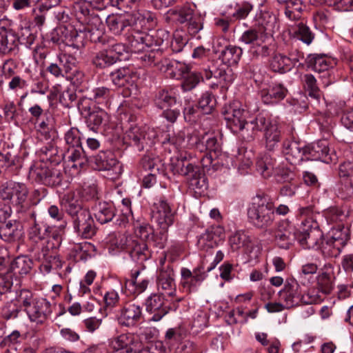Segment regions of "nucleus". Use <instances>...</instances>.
<instances>
[{
	"label": "nucleus",
	"mask_w": 353,
	"mask_h": 353,
	"mask_svg": "<svg viewBox=\"0 0 353 353\" xmlns=\"http://www.w3.org/2000/svg\"><path fill=\"white\" fill-rule=\"evenodd\" d=\"M16 301L26 313L30 321L37 325L44 324L52 313L50 301L37 296L28 290H20L17 295Z\"/></svg>",
	"instance_id": "nucleus-1"
},
{
	"label": "nucleus",
	"mask_w": 353,
	"mask_h": 353,
	"mask_svg": "<svg viewBox=\"0 0 353 353\" xmlns=\"http://www.w3.org/2000/svg\"><path fill=\"white\" fill-rule=\"evenodd\" d=\"M95 27L88 26L84 31L78 32L73 28L63 30L65 32V43L76 49H81L85 45V38H89L91 41L97 43H105L106 37L103 33V24L99 19L94 18Z\"/></svg>",
	"instance_id": "nucleus-2"
},
{
	"label": "nucleus",
	"mask_w": 353,
	"mask_h": 353,
	"mask_svg": "<svg viewBox=\"0 0 353 353\" xmlns=\"http://www.w3.org/2000/svg\"><path fill=\"white\" fill-rule=\"evenodd\" d=\"M248 217L256 228H264L270 226L274 220L273 203L263 197L254 198L248 208Z\"/></svg>",
	"instance_id": "nucleus-3"
},
{
	"label": "nucleus",
	"mask_w": 353,
	"mask_h": 353,
	"mask_svg": "<svg viewBox=\"0 0 353 353\" xmlns=\"http://www.w3.org/2000/svg\"><path fill=\"white\" fill-rule=\"evenodd\" d=\"M29 191L23 183L7 181L0 185V199L10 205L23 210L28 205Z\"/></svg>",
	"instance_id": "nucleus-4"
},
{
	"label": "nucleus",
	"mask_w": 353,
	"mask_h": 353,
	"mask_svg": "<svg viewBox=\"0 0 353 353\" xmlns=\"http://www.w3.org/2000/svg\"><path fill=\"white\" fill-rule=\"evenodd\" d=\"M170 169L174 174L185 176L190 187L195 192H202L207 189V178L199 167L192 163H185L183 160H177L176 163L171 164Z\"/></svg>",
	"instance_id": "nucleus-5"
},
{
	"label": "nucleus",
	"mask_w": 353,
	"mask_h": 353,
	"mask_svg": "<svg viewBox=\"0 0 353 353\" xmlns=\"http://www.w3.org/2000/svg\"><path fill=\"white\" fill-rule=\"evenodd\" d=\"M195 7L194 5L185 4L168 11L170 16L180 23H188V30L192 35L203 28V18L195 12Z\"/></svg>",
	"instance_id": "nucleus-6"
},
{
	"label": "nucleus",
	"mask_w": 353,
	"mask_h": 353,
	"mask_svg": "<svg viewBox=\"0 0 353 353\" xmlns=\"http://www.w3.org/2000/svg\"><path fill=\"white\" fill-rule=\"evenodd\" d=\"M323 233L319 223L312 217L302 221L297 235V241L300 245L305 249H319Z\"/></svg>",
	"instance_id": "nucleus-7"
},
{
	"label": "nucleus",
	"mask_w": 353,
	"mask_h": 353,
	"mask_svg": "<svg viewBox=\"0 0 353 353\" xmlns=\"http://www.w3.org/2000/svg\"><path fill=\"white\" fill-rule=\"evenodd\" d=\"M157 138V132L154 129L146 126L130 125L124 135V140L130 145L143 150L146 145H151Z\"/></svg>",
	"instance_id": "nucleus-8"
},
{
	"label": "nucleus",
	"mask_w": 353,
	"mask_h": 353,
	"mask_svg": "<svg viewBox=\"0 0 353 353\" xmlns=\"http://www.w3.org/2000/svg\"><path fill=\"white\" fill-rule=\"evenodd\" d=\"M157 39L154 35L145 32H136L129 39L130 50L133 52H141L146 50L147 48L153 46H161L163 41L168 39V33L164 30H159L156 32Z\"/></svg>",
	"instance_id": "nucleus-9"
},
{
	"label": "nucleus",
	"mask_w": 353,
	"mask_h": 353,
	"mask_svg": "<svg viewBox=\"0 0 353 353\" xmlns=\"http://www.w3.org/2000/svg\"><path fill=\"white\" fill-rule=\"evenodd\" d=\"M175 212L165 197H160L154 203L152 209V219L167 233L168 229L174 221Z\"/></svg>",
	"instance_id": "nucleus-10"
},
{
	"label": "nucleus",
	"mask_w": 353,
	"mask_h": 353,
	"mask_svg": "<svg viewBox=\"0 0 353 353\" xmlns=\"http://www.w3.org/2000/svg\"><path fill=\"white\" fill-rule=\"evenodd\" d=\"M29 174L36 181L49 186L58 185L62 180V174L59 170L50 169L43 162H37L34 164L30 169Z\"/></svg>",
	"instance_id": "nucleus-11"
},
{
	"label": "nucleus",
	"mask_w": 353,
	"mask_h": 353,
	"mask_svg": "<svg viewBox=\"0 0 353 353\" xmlns=\"http://www.w3.org/2000/svg\"><path fill=\"white\" fill-rule=\"evenodd\" d=\"M274 237L279 248L288 249L297 241L298 232L294 225L287 219L279 221L274 232Z\"/></svg>",
	"instance_id": "nucleus-12"
},
{
	"label": "nucleus",
	"mask_w": 353,
	"mask_h": 353,
	"mask_svg": "<svg viewBox=\"0 0 353 353\" xmlns=\"http://www.w3.org/2000/svg\"><path fill=\"white\" fill-rule=\"evenodd\" d=\"M110 346L118 353H139L142 350V343L139 338L130 333L113 338Z\"/></svg>",
	"instance_id": "nucleus-13"
},
{
	"label": "nucleus",
	"mask_w": 353,
	"mask_h": 353,
	"mask_svg": "<svg viewBox=\"0 0 353 353\" xmlns=\"http://www.w3.org/2000/svg\"><path fill=\"white\" fill-rule=\"evenodd\" d=\"M302 292L299 283L294 279H287L284 288L279 293V299L286 308L296 306L301 301Z\"/></svg>",
	"instance_id": "nucleus-14"
},
{
	"label": "nucleus",
	"mask_w": 353,
	"mask_h": 353,
	"mask_svg": "<svg viewBox=\"0 0 353 353\" xmlns=\"http://www.w3.org/2000/svg\"><path fill=\"white\" fill-rule=\"evenodd\" d=\"M106 37L105 43H102L103 45H109L111 47L110 51L103 50L95 54L92 58V63L95 66H103V65H111L116 63L119 57L112 54L113 52L120 54L123 51L125 50V47L121 43H114L113 38Z\"/></svg>",
	"instance_id": "nucleus-15"
},
{
	"label": "nucleus",
	"mask_w": 353,
	"mask_h": 353,
	"mask_svg": "<svg viewBox=\"0 0 353 353\" xmlns=\"http://www.w3.org/2000/svg\"><path fill=\"white\" fill-rule=\"evenodd\" d=\"M223 114L228 125L234 132H238V129H242L247 123L246 117L248 112L241 108V105L238 101L234 102L225 107Z\"/></svg>",
	"instance_id": "nucleus-16"
},
{
	"label": "nucleus",
	"mask_w": 353,
	"mask_h": 353,
	"mask_svg": "<svg viewBox=\"0 0 353 353\" xmlns=\"http://www.w3.org/2000/svg\"><path fill=\"white\" fill-rule=\"evenodd\" d=\"M73 228L77 234L83 239H90L95 234L97 228L90 211H83L72 220Z\"/></svg>",
	"instance_id": "nucleus-17"
},
{
	"label": "nucleus",
	"mask_w": 353,
	"mask_h": 353,
	"mask_svg": "<svg viewBox=\"0 0 353 353\" xmlns=\"http://www.w3.org/2000/svg\"><path fill=\"white\" fill-rule=\"evenodd\" d=\"M165 72L171 78L182 79L181 86L184 91L195 88L202 78L196 72H191L189 68H167Z\"/></svg>",
	"instance_id": "nucleus-18"
},
{
	"label": "nucleus",
	"mask_w": 353,
	"mask_h": 353,
	"mask_svg": "<svg viewBox=\"0 0 353 353\" xmlns=\"http://www.w3.org/2000/svg\"><path fill=\"white\" fill-rule=\"evenodd\" d=\"M307 160L322 161L329 163L335 160V154L331 152L326 140H321L306 147Z\"/></svg>",
	"instance_id": "nucleus-19"
},
{
	"label": "nucleus",
	"mask_w": 353,
	"mask_h": 353,
	"mask_svg": "<svg viewBox=\"0 0 353 353\" xmlns=\"http://www.w3.org/2000/svg\"><path fill=\"white\" fill-rule=\"evenodd\" d=\"M306 147L307 145L299 141H285L283 152L286 161L292 165H297L303 160L304 157L307 159Z\"/></svg>",
	"instance_id": "nucleus-20"
},
{
	"label": "nucleus",
	"mask_w": 353,
	"mask_h": 353,
	"mask_svg": "<svg viewBox=\"0 0 353 353\" xmlns=\"http://www.w3.org/2000/svg\"><path fill=\"white\" fill-rule=\"evenodd\" d=\"M174 277V271L170 267L166 266L160 269L157 276V286L160 294L168 296H175L176 290Z\"/></svg>",
	"instance_id": "nucleus-21"
},
{
	"label": "nucleus",
	"mask_w": 353,
	"mask_h": 353,
	"mask_svg": "<svg viewBox=\"0 0 353 353\" xmlns=\"http://www.w3.org/2000/svg\"><path fill=\"white\" fill-rule=\"evenodd\" d=\"M147 312L152 314L150 321H159L170 310L164 303V297L161 294H153L145 301Z\"/></svg>",
	"instance_id": "nucleus-22"
},
{
	"label": "nucleus",
	"mask_w": 353,
	"mask_h": 353,
	"mask_svg": "<svg viewBox=\"0 0 353 353\" xmlns=\"http://www.w3.org/2000/svg\"><path fill=\"white\" fill-rule=\"evenodd\" d=\"M265 146L270 151L278 147L281 139V131L279 123L265 117V124L263 126Z\"/></svg>",
	"instance_id": "nucleus-23"
},
{
	"label": "nucleus",
	"mask_w": 353,
	"mask_h": 353,
	"mask_svg": "<svg viewBox=\"0 0 353 353\" xmlns=\"http://www.w3.org/2000/svg\"><path fill=\"white\" fill-rule=\"evenodd\" d=\"M135 234L141 241L153 243L155 246L159 248H163L168 240V234L165 232H161L159 237L155 236L153 228L148 224L139 226L135 230Z\"/></svg>",
	"instance_id": "nucleus-24"
},
{
	"label": "nucleus",
	"mask_w": 353,
	"mask_h": 353,
	"mask_svg": "<svg viewBox=\"0 0 353 353\" xmlns=\"http://www.w3.org/2000/svg\"><path fill=\"white\" fill-rule=\"evenodd\" d=\"M142 316L141 307L135 303H128L121 310L119 323L127 327L134 325Z\"/></svg>",
	"instance_id": "nucleus-25"
},
{
	"label": "nucleus",
	"mask_w": 353,
	"mask_h": 353,
	"mask_svg": "<svg viewBox=\"0 0 353 353\" xmlns=\"http://www.w3.org/2000/svg\"><path fill=\"white\" fill-rule=\"evenodd\" d=\"M265 124V117L259 114L250 122H247L242 129H238L241 137L248 142L253 141L258 131L263 130V126Z\"/></svg>",
	"instance_id": "nucleus-26"
},
{
	"label": "nucleus",
	"mask_w": 353,
	"mask_h": 353,
	"mask_svg": "<svg viewBox=\"0 0 353 353\" xmlns=\"http://www.w3.org/2000/svg\"><path fill=\"white\" fill-rule=\"evenodd\" d=\"M92 166L98 170H110L119 165L117 160L110 152L100 151L90 158Z\"/></svg>",
	"instance_id": "nucleus-27"
},
{
	"label": "nucleus",
	"mask_w": 353,
	"mask_h": 353,
	"mask_svg": "<svg viewBox=\"0 0 353 353\" xmlns=\"http://www.w3.org/2000/svg\"><path fill=\"white\" fill-rule=\"evenodd\" d=\"M288 90L281 84H272L268 88L261 90V97L264 103L271 104L283 100Z\"/></svg>",
	"instance_id": "nucleus-28"
},
{
	"label": "nucleus",
	"mask_w": 353,
	"mask_h": 353,
	"mask_svg": "<svg viewBox=\"0 0 353 353\" xmlns=\"http://www.w3.org/2000/svg\"><path fill=\"white\" fill-rule=\"evenodd\" d=\"M21 166L20 159L14 150L0 152V176L6 171L13 172Z\"/></svg>",
	"instance_id": "nucleus-29"
},
{
	"label": "nucleus",
	"mask_w": 353,
	"mask_h": 353,
	"mask_svg": "<svg viewBox=\"0 0 353 353\" xmlns=\"http://www.w3.org/2000/svg\"><path fill=\"white\" fill-rule=\"evenodd\" d=\"M229 243L233 250L243 248L246 251H249L253 247L252 237L244 230H238L235 232L230 237Z\"/></svg>",
	"instance_id": "nucleus-30"
},
{
	"label": "nucleus",
	"mask_w": 353,
	"mask_h": 353,
	"mask_svg": "<svg viewBox=\"0 0 353 353\" xmlns=\"http://www.w3.org/2000/svg\"><path fill=\"white\" fill-rule=\"evenodd\" d=\"M275 159L268 154L260 157L256 161V170L263 178L273 176L279 165Z\"/></svg>",
	"instance_id": "nucleus-31"
},
{
	"label": "nucleus",
	"mask_w": 353,
	"mask_h": 353,
	"mask_svg": "<svg viewBox=\"0 0 353 353\" xmlns=\"http://www.w3.org/2000/svg\"><path fill=\"white\" fill-rule=\"evenodd\" d=\"M130 255L132 260L137 262H143L151 256V252L145 242L132 241L129 248Z\"/></svg>",
	"instance_id": "nucleus-32"
},
{
	"label": "nucleus",
	"mask_w": 353,
	"mask_h": 353,
	"mask_svg": "<svg viewBox=\"0 0 353 353\" xmlns=\"http://www.w3.org/2000/svg\"><path fill=\"white\" fill-rule=\"evenodd\" d=\"M61 206L66 211V212L72 216V220L75 216H79L83 211H89L86 208H83L81 203L74 198L72 193H68L61 199Z\"/></svg>",
	"instance_id": "nucleus-33"
},
{
	"label": "nucleus",
	"mask_w": 353,
	"mask_h": 353,
	"mask_svg": "<svg viewBox=\"0 0 353 353\" xmlns=\"http://www.w3.org/2000/svg\"><path fill=\"white\" fill-rule=\"evenodd\" d=\"M17 34L8 31L0 22V50L3 52H8L14 50L18 45Z\"/></svg>",
	"instance_id": "nucleus-34"
},
{
	"label": "nucleus",
	"mask_w": 353,
	"mask_h": 353,
	"mask_svg": "<svg viewBox=\"0 0 353 353\" xmlns=\"http://www.w3.org/2000/svg\"><path fill=\"white\" fill-rule=\"evenodd\" d=\"M256 24L262 29L263 33L271 34L276 23V17L268 10H262L256 19Z\"/></svg>",
	"instance_id": "nucleus-35"
},
{
	"label": "nucleus",
	"mask_w": 353,
	"mask_h": 353,
	"mask_svg": "<svg viewBox=\"0 0 353 353\" xmlns=\"http://www.w3.org/2000/svg\"><path fill=\"white\" fill-rule=\"evenodd\" d=\"M94 216L101 224L106 223L112 220L115 216L114 208L111 203H99L94 208Z\"/></svg>",
	"instance_id": "nucleus-36"
},
{
	"label": "nucleus",
	"mask_w": 353,
	"mask_h": 353,
	"mask_svg": "<svg viewBox=\"0 0 353 353\" xmlns=\"http://www.w3.org/2000/svg\"><path fill=\"white\" fill-rule=\"evenodd\" d=\"M212 70H205V77L210 79L212 77L221 83H229L234 79V74L232 68H212Z\"/></svg>",
	"instance_id": "nucleus-37"
},
{
	"label": "nucleus",
	"mask_w": 353,
	"mask_h": 353,
	"mask_svg": "<svg viewBox=\"0 0 353 353\" xmlns=\"http://www.w3.org/2000/svg\"><path fill=\"white\" fill-rule=\"evenodd\" d=\"M242 54L241 48L236 46H228L223 50L221 54L220 59L222 63L227 66H233L238 64Z\"/></svg>",
	"instance_id": "nucleus-38"
},
{
	"label": "nucleus",
	"mask_w": 353,
	"mask_h": 353,
	"mask_svg": "<svg viewBox=\"0 0 353 353\" xmlns=\"http://www.w3.org/2000/svg\"><path fill=\"white\" fill-rule=\"evenodd\" d=\"M206 274L203 265L194 268V274L188 281H185L182 285L183 289L188 292H196L198 287L205 280Z\"/></svg>",
	"instance_id": "nucleus-39"
},
{
	"label": "nucleus",
	"mask_w": 353,
	"mask_h": 353,
	"mask_svg": "<svg viewBox=\"0 0 353 353\" xmlns=\"http://www.w3.org/2000/svg\"><path fill=\"white\" fill-rule=\"evenodd\" d=\"M19 224L17 221H9L0 228V236L5 241H13L21 236Z\"/></svg>",
	"instance_id": "nucleus-40"
},
{
	"label": "nucleus",
	"mask_w": 353,
	"mask_h": 353,
	"mask_svg": "<svg viewBox=\"0 0 353 353\" xmlns=\"http://www.w3.org/2000/svg\"><path fill=\"white\" fill-rule=\"evenodd\" d=\"M18 42L26 47L30 48L35 40V35L32 32L30 23L22 21L19 25V30L17 34Z\"/></svg>",
	"instance_id": "nucleus-41"
},
{
	"label": "nucleus",
	"mask_w": 353,
	"mask_h": 353,
	"mask_svg": "<svg viewBox=\"0 0 353 353\" xmlns=\"http://www.w3.org/2000/svg\"><path fill=\"white\" fill-rule=\"evenodd\" d=\"M32 264L30 258L25 256H18L11 263V270L14 274L26 275L30 272Z\"/></svg>",
	"instance_id": "nucleus-42"
},
{
	"label": "nucleus",
	"mask_w": 353,
	"mask_h": 353,
	"mask_svg": "<svg viewBox=\"0 0 353 353\" xmlns=\"http://www.w3.org/2000/svg\"><path fill=\"white\" fill-rule=\"evenodd\" d=\"M108 119V114L103 110L99 108L89 113L86 121L90 129L96 131Z\"/></svg>",
	"instance_id": "nucleus-43"
},
{
	"label": "nucleus",
	"mask_w": 353,
	"mask_h": 353,
	"mask_svg": "<svg viewBox=\"0 0 353 353\" xmlns=\"http://www.w3.org/2000/svg\"><path fill=\"white\" fill-rule=\"evenodd\" d=\"M343 248L340 243H336V242L327 237L326 239L321 241V245L319 247L323 255L327 258L337 257Z\"/></svg>",
	"instance_id": "nucleus-44"
},
{
	"label": "nucleus",
	"mask_w": 353,
	"mask_h": 353,
	"mask_svg": "<svg viewBox=\"0 0 353 353\" xmlns=\"http://www.w3.org/2000/svg\"><path fill=\"white\" fill-rule=\"evenodd\" d=\"M106 22L109 29L114 34H120L126 27L130 25L128 19L123 16H109Z\"/></svg>",
	"instance_id": "nucleus-45"
},
{
	"label": "nucleus",
	"mask_w": 353,
	"mask_h": 353,
	"mask_svg": "<svg viewBox=\"0 0 353 353\" xmlns=\"http://www.w3.org/2000/svg\"><path fill=\"white\" fill-rule=\"evenodd\" d=\"M68 159L73 163L72 168H82L88 161L81 146L68 149Z\"/></svg>",
	"instance_id": "nucleus-46"
},
{
	"label": "nucleus",
	"mask_w": 353,
	"mask_h": 353,
	"mask_svg": "<svg viewBox=\"0 0 353 353\" xmlns=\"http://www.w3.org/2000/svg\"><path fill=\"white\" fill-rule=\"evenodd\" d=\"M336 243H340L341 245L345 247L347 242L350 239V235L347 228H345L344 226L339 225L337 227H333L328 233L327 236Z\"/></svg>",
	"instance_id": "nucleus-47"
},
{
	"label": "nucleus",
	"mask_w": 353,
	"mask_h": 353,
	"mask_svg": "<svg viewBox=\"0 0 353 353\" xmlns=\"http://www.w3.org/2000/svg\"><path fill=\"white\" fill-rule=\"evenodd\" d=\"M48 230H50V225L43 221H34L30 229V239L34 241L45 239L48 238Z\"/></svg>",
	"instance_id": "nucleus-48"
},
{
	"label": "nucleus",
	"mask_w": 353,
	"mask_h": 353,
	"mask_svg": "<svg viewBox=\"0 0 353 353\" xmlns=\"http://www.w3.org/2000/svg\"><path fill=\"white\" fill-rule=\"evenodd\" d=\"M156 105L161 109L172 108L176 105V97L170 92L161 90L158 92L155 98Z\"/></svg>",
	"instance_id": "nucleus-49"
},
{
	"label": "nucleus",
	"mask_w": 353,
	"mask_h": 353,
	"mask_svg": "<svg viewBox=\"0 0 353 353\" xmlns=\"http://www.w3.org/2000/svg\"><path fill=\"white\" fill-rule=\"evenodd\" d=\"M66 225L67 221H62V223H60L58 226H50L48 238H51L53 241L51 248H57L60 246Z\"/></svg>",
	"instance_id": "nucleus-50"
},
{
	"label": "nucleus",
	"mask_w": 353,
	"mask_h": 353,
	"mask_svg": "<svg viewBox=\"0 0 353 353\" xmlns=\"http://www.w3.org/2000/svg\"><path fill=\"white\" fill-rule=\"evenodd\" d=\"M216 99L211 92L207 91L200 97L198 102V108L201 109L203 114H210L216 106Z\"/></svg>",
	"instance_id": "nucleus-51"
},
{
	"label": "nucleus",
	"mask_w": 353,
	"mask_h": 353,
	"mask_svg": "<svg viewBox=\"0 0 353 353\" xmlns=\"http://www.w3.org/2000/svg\"><path fill=\"white\" fill-rule=\"evenodd\" d=\"M240 41L245 44L252 46H261L264 41L263 33L259 34L254 29L245 31L242 34Z\"/></svg>",
	"instance_id": "nucleus-52"
},
{
	"label": "nucleus",
	"mask_w": 353,
	"mask_h": 353,
	"mask_svg": "<svg viewBox=\"0 0 353 353\" xmlns=\"http://www.w3.org/2000/svg\"><path fill=\"white\" fill-rule=\"evenodd\" d=\"M294 35L298 39L307 45H310L314 38V35L310 28L303 23H299L296 25L294 30Z\"/></svg>",
	"instance_id": "nucleus-53"
},
{
	"label": "nucleus",
	"mask_w": 353,
	"mask_h": 353,
	"mask_svg": "<svg viewBox=\"0 0 353 353\" xmlns=\"http://www.w3.org/2000/svg\"><path fill=\"white\" fill-rule=\"evenodd\" d=\"M141 164L145 170L151 171V173L159 172L162 167L159 158L152 154L145 155L142 158Z\"/></svg>",
	"instance_id": "nucleus-54"
},
{
	"label": "nucleus",
	"mask_w": 353,
	"mask_h": 353,
	"mask_svg": "<svg viewBox=\"0 0 353 353\" xmlns=\"http://www.w3.org/2000/svg\"><path fill=\"white\" fill-rule=\"evenodd\" d=\"M113 83L118 86H125L130 82L131 76L129 74L128 68H119L111 72Z\"/></svg>",
	"instance_id": "nucleus-55"
},
{
	"label": "nucleus",
	"mask_w": 353,
	"mask_h": 353,
	"mask_svg": "<svg viewBox=\"0 0 353 353\" xmlns=\"http://www.w3.org/2000/svg\"><path fill=\"white\" fill-rule=\"evenodd\" d=\"M309 66H323L336 65L335 59L326 54H311L308 57Z\"/></svg>",
	"instance_id": "nucleus-56"
},
{
	"label": "nucleus",
	"mask_w": 353,
	"mask_h": 353,
	"mask_svg": "<svg viewBox=\"0 0 353 353\" xmlns=\"http://www.w3.org/2000/svg\"><path fill=\"white\" fill-rule=\"evenodd\" d=\"M328 223L342 222L346 218L344 212L338 207H330L324 211L323 214Z\"/></svg>",
	"instance_id": "nucleus-57"
},
{
	"label": "nucleus",
	"mask_w": 353,
	"mask_h": 353,
	"mask_svg": "<svg viewBox=\"0 0 353 353\" xmlns=\"http://www.w3.org/2000/svg\"><path fill=\"white\" fill-rule=\"evenodd\" d=\"M216 242L214 239L212 232L207 230L200 235L197 241V246L200 250H208L216 246Z\"/></svg>",
	"instance_id": "nucleus-58"
},
{
	"label": "nucleus",
	"mask_w": 353,
	"mask_h": 353,
	"mask_svg": "<svg viewBox=\"0 0 353 353\" xmlns=\"http://www.w3.org/2000/svg\"><path fill=\"white\" fill-rule=\"evenodd\" d=\"M228 324L233 325L238 323H243L247 321V316L242 307H236L230 311L225 316Z\"/></svg>",
	"instance_id": "nucleus-59"
},
{
	"label": "nucleus",
	"mask_w": 353,
	"mask_h": 353,
	"mask_svg": "<svg viewBox=\"0 0 353 353\" xmlns=\"http://www.w3.org/2000/svg\"><path fill=\"white\" fill-rule=\"evenodd\" d=\"M318 290L324 294L331 292L333 289V283L331 276L327 273H322L318 277Z\"/></svg>",
	"instance_id": "nucleus-60"
},
{
	"label": "nucleus",
	"mask_w": 353,
	"mask_h": 353,
	"mask_svg": "<svg viewBox=\"0 0 353 353\" xmlns=\"http://www.w3.org/2000/svg\"><path fill=\"white\" fill-rule=\"evenodd\" d=\"M65 141L69 148L81 146L80 132L76 128H71L65 134Z\"/></svg>",
	"instance_id": "nucleus-61"
},
{
	"label": "nucleus",
	"mask_w": 353,
	"mask_h": 353,
	"mask_svg": "<svg viewBox=\"0 0 353 353\" xmlns=\"http://www.w3.org/2000/svg\"><path fill=\"white\" fill-rule=\"evenodd\" d=\"M301 301L303 304L312 305L321 303L323 298L316 289H309L306 292L301 293Z\"/></svg>",
	"instance_id": "nucleus-62"
},
{
	"label": "nucleus",
	"mask_w": 353,
	"mask_h": 353,
	"mask_svg": "<svg viewBox=\"0 0 353 353\" xmlns=\"http://www.w3.org/2000/svg\"><path fill=\"white\" fill-rule=\"evenodd\" d=\"M305 82V88L308 92L310 97L314 99H319L320 90L316 85V80L312 74H305L304 76Z\"/></svg>",
	"instance_id": "nucleus-63"
},
{
	"label": "nucleus",
	"mask_w": 353,
	"mask_h": 353,
	"mask_svg": "<svg viewBox=\"0 0 353 353\" xmlns=\"http://www.w3.org/2000/svg\"><path fill=\"white\" fill-rule=\"evenodd\" d=\"M65 72V77L74 85H79L84 78L83 73L78 68H62Z\"/></svg>",
	"instance_id": "nucleus-64"
}]
</instances>
